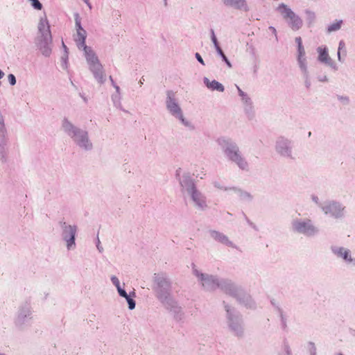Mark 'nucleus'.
I'll list each match as a JSON object with an SVG mask.
<instances>
[{
	"instance_id": "obj_1",
	"label": "nucleus",
	"mask_w": 355,
	"mask_h": 355,
	"mask_svg": "<svg viewBox=\"0 0 355 355\" xmlns=\"http://www.w3.org/2000/svg\"><path fill=\"white\" fill-rule=\"evenodd\" d=\"M175 177L180 184L184 198L196 208L205 209L207 207L206 198L196 189L189 173L182 168H178L175 171Z\"/></svg>"
},
{
	"instance_id": "obj_2",
	"label": "nucleus",
	"mask_w": 355,
	"mask_h": 355,
	"mask_svg": "<svg viewBox=\"0 0 355 355\" xmlns=\"http://www.w3.org/2000/svg\"><path fill=\"white\" fill-rule=\"evenodd\" d=\"M193 273L202 286L207 291L214 290L218 287H220L221 289L230 295L235 294L237 291L236 286L230 281L225 280L219 282L215 277L203 273L197 268L193 269Z\"/></svg>"
},
{
	"instance_id": "obj_3",
	"label": "nucleus",
	"mask_w": 355,
	"mask_h": 355,
	"mask_svg": "<svg viewBox=\"0 0 355 355\" xmlns=\"http://www.w3.org/2000/svg\"><path fill=\"white\" fill-rule=\"evenodd\" d=\"M216 142L226 157L236 163L242 169H245L248 167L247 162L243 157L239 147L234 141L228 137H220L217 139Z\"/></svg>"
},
{
	"instance_id": "obj_4",
	"label": "nucleus",
	"mask_w": 355,
	"mask_h": 355,
	"mask_svg": "<svg viewBox=\"0 0 355 355\" xmlns=\"http://www.w3.org/2000/svg\"><path fill=\"white\" fill-rule=\"evenodd\" d=\"M166 107L168 113L178 120L183 126L189 130H194L193 123L184 116L183 110L175 98V94L172 91H168L166 93Z\"/></svg>"
},
{
	"instance_id": "obj_5",
	"label": "nucleus",
	"mask_w": 355,
	"mask_h": 355,
	"mask_svg": "<svg viewBox=\"0 0 355 355\" xmlns=\"http://www.w3.org/2000/svg\"><path fill=\"white\" fill-rule=\"evenodd\" d=\"M291 228L293 232L307 236H314L318 232L313 221L308 218H293L291 223Z\"/></svg>"
},
{
	"instance_id": "obj_6",
	"label": "nucleus",
	"mask_w": 355,
	"mask_h": 355,
	"mask_svg": "<svg viewBox=\"0 0 355 355\" xmlns=\"http://www.w3.org/2000/svg\"><path fill=\"white\" fill-rule=\"evenodd\" d=\"M276 10L281 15L293 31H298L302 27L303 21L292 9L284 3H280Z\"/></svg>"
},
{
	"instance_id": "obj_7",
	"label": "nucleus",
	"mask_w": 355,
	"mask_h": 355,
	"mask_svg": "<svg viewBox=\"0 0 355 355\" xmlns=\"http://www.w3.org/2000/svg\"><path fill=\"white\" fill-rule=\"evenodd\" d=\"M331 250L338 259L341 260L346 265L355 266V258L350 249L341 245H334L331 248Z\"/></svg>"
},
{
	"instance_id": "obj_8",
	"label": "nucleus",
	"mask_w": 355,
	"mask_h": 355,
	"mask_svg": "<svg viewBox=\"0 0 355 355\" xmlns=\"http://www.w3.org/2000/svg\"><path fill=\"white\" fill-rule=\"evenodd\" d=\"M321 207L325 214H329L335 218H341L345 214V207L335 201L326 202Z\"/></svg>"
},
{
	"instance_id": "obj_9",
	"label": "nucleus",
	"mask_w": 355,
	"mask_h": 355,
	"mask_svg": "<svg viewBox=\"0 0 355 355\" xmlns=\"http://www.w3.org/2000/svg\"><path fill=\"white\" fill-rule=\"evenodd\" d=\"M276 152L284 157H293V147L291 141L284 137H279L275 142Z\"/></svg>"
},
{
	"instance_id": "obj_10",
	"label": "nucleus",
	"mask_w": 355,
	"mask_h": 355,
	"mask_svg": "<svg viewBox=\"0 0 355 355\" xmlns=\"http://www.w3.org/2000/svg\"><path fill=\"white\" fill-rule=\"evenodd\" d=\"M32 309L29 305L20 306L15 318V325L21 328L27 324L32 318Z\"/></svg>"
},
{
	"instance_id": "obj_11",
	"label": "nucleus",
	"mask_w": 355,
	"mask_h": 355,
	"mask_svg": "<svg viewBox=\"0 0 355 355\" xmlns=\"http://www.w3.org/2000/svg\"><path fill=\"white\" fill-rule=\"evenodd\" d=\"M71 139L75 143V144L82 150H90L93 148V144L89 138L88 132L85 130L82 129Z\"/></svg>"
},
{
	"instance_id": "obj_12",
	"label": "nucleus",
	"mask_w": 355,
	"mask_h": 355,
	"mask_svg": "<svg viewBox=\"0 0 355 355\" xmlns=\"http://www.w3.org/2000/svg\"><path fill=\"white\" fill-rule=\"evenodd\" d=\"M75 26L76 33L74 35V40L78 49L87 46L85 44V40L87 37V33L85 29L81 26V21L79 15L76 14L75 15Z\"/></svg>"
},
{
	"instance_id": "obj_13",
	"label": "nucleus",
	"mask_w": 355,
	"mask_h": 355,
	"mask_svg": "<svg viewBox=\"0 0 355 355\" xmlns=\"http://www.w3.org/2000/svg\"><path fill=\"white\" fill-rule=\"evenodd\" d=\"M52 37H36L35 45L42 55L49 57L52 52Z\"/></svg>"
},
{
	"instance_id": "obj_14",
	"label": "nucleus",
	"mask_w": 355,
	"mask_h": 355,
	"mask_svg": "<svg viewBox=\"0 0 355 355\" xmlns=\"http://www.w3.org/2000/svg\"><path fill=\"white\" fill-rule=\"evenodd\" d=\"M318 60L321 63L329 67L334 71L338 70V66L329 55V50L326 46H320L317 48Z\"/></svg>"
},
{
	"instance_id": "obj_15",
	"label": "nucleus",
	"mask_w": 355,
	"mask_h": 355,
	"mask_svg": "<svg viewBox=\"0 0 355 355\" xmlns=\"http://www.w3.org/2000/svg\"><path fill=\"white\" fill-rule=\"evenodd\" d=\"M37 30L36 37H52L49 21L46 13L40 16L37 24Z\"/></svg>"
},
{
	"instance_id": "obj_16",
	"label": "nucleus",
	"mask_w": 355,
	"mask_h": 355,
	"mask_svg": "<svg viewBox=\"0 0 355 355\" xmlns=\"http://www.w3.org/2000/svg\"><path fill=\"white\" fill-rule=\"evenodd\" d=\"M89 71L92 73L94 78L100 83L105 81V71L99 59L91 60L87 64Z\"/></svg>"
},
{
	"instance_id": "obj_17",
	"label": "nucleus",
	"mask_w": 355,
	"mask_h": 355,
	"mask_svg": "<svg viewBox=\"0 0 355 355\" xmlns=\"http://www.w3.org/2000/svg\"><path fill=\"white\" fill-rule=\"evenodd\" d=\"M222 3L225 7L247 12L250 10V7L247 0H221Z\"/></svg>"
},
{
	"instance_id": "obj_18",
	"label": "nucleus",
	"mask_w": 355,
	"mask_h": 355,
	"mask_svg": "<svg viewBox=\"0 0 355 355\" xmlns=\"http://www.w3.org/2000/svg\"><path fill=\"white\" fill-rule=\"evenodd\" d=\"M61 130L73 139L82 129L76 126L69 119L64 118L61 122Z\"/></svg>"
},
{
	"instance_id": "obj_19",
	"label": "nucleus",
	"mask_w": 355,
	"mask_h": 355,
	"mask_svg": "<svg viewBox=\"0 0 355 355\" xmlns=\"http://www.w3.org/2000/svg\"><path fill=\"white\" fill-rule=\"evenodd\" d=\"M297 60L304 76H308V66L304 47L297 48Z\"/></svg>"
},
{
	"instance_id": "obj_20",
	"label": "nucleus",
	"mask_w": 355,
	"mask_h": 355,
	"mask_svg": "<svg viewBox=\"0 0 355 355\" xmlns=\"http://www.w3.org/2000/svg\"><path fill=\"white\" fill-rule=\"evenodd\" d=\"M62 227V238L76 237L78 226L75 224H70L66 222H60Z\"/></svg>"
},
{
	"instance_id": "obj_21",
	"label": "nucleus",
	"mask_w": 355,
	"mask_h": 355,
	"mask_svg": "<svg viewBox=\"0 0 355 355\" xmlns=\"http://www.w3.org/2000/svg\"><path fill=\"white\" fill-rule=\"evenodd\" d=\"M214 186L220 189L225 190L227 194L232 196L236 198H244L245 197H249L250 196L241 189L236 187H220L217 182H214Z\"/></svg>"
},
{
	"instance_id": "obj_22",
	"label": "nucleus",
	"mask_w": 355,
	"mask_h": 355,
	"mask_svg": "<svg viewBox=\"0 0 355 355\" xmlns=\"http://www.w3.org/2000/svg\"><path fill=\"white\" fill-rule=\"evenodd\" d=\"M203 83L207 89L211 91L223 92L225 90L224 86L216 80H209L208 78L205 77L203 78Z\"/></svg>"
},
{
	"instance_id": "obj_23",
	"label": "nucleus",
	"mask_w": 355,
	"mask_h": 355,
	"mask_svg": "<svg viewBox=\"0 0 355 355\" xmlns=\"http://www.w3.org/2000/svg\"><path fill=\"white\" fill-rule=\"evenodd\" d=\"M119 295L121 297H123L125 299L128 304V309L130 310H133L135 308L136 303L135 301V293L131 292L129 294L126 293L125 290H123V293H119Z\"/></svg>"
},
{
	"instance_id": "obj_24",
	"label": "nucleus",
	"mask_w": 355,
	"mask_h": 355,
	"mask_svg": "<svg viewBox=\"0 0 355 355\" xmlns=\"http://www.w3.org/2000/svg\"><path fill=\"white\" fill-rule=\"evenodd\" d=\"M83 51V55L86 60L87 64L90 62L91 60L98 59V56L94 49L90 46H85L80 49Z\"/></svg>"
},
{
	"instance_id": "obj_25",
	"label": "nucleus",
	"mask_w": 355,
	"mask_h": 355,
	"mask_svg": "<svg viewBox=\"0 0 355 355\" xmlns=\"http://www.w3.org/2000/svg\"><path fill=\"white\" fill-rule=\"evenodd\" d=\"M83 51V55L86 60L87 64L90 62L91 60L98 59V56L94 49L90 46H85L80 49Z\"/></svg>"
},
{
	"instance_id": "obj_26",
	"label": "nucleus",
	"mask_w": 355,
	"mask_h": 355,
	"mask_svg": "<svg viewBox=\"0 0 355 355\" xmlns=\"http://www.w3.org/2000/svg\"><path fill=\"white\" fill-rule=\"evenodd\" d=\"M343 24V19H336L328 25L327 31L329 33L338 31L342 28Z\"/></svg>"
},
{
	"instance_id": "obj_27",
	"label": "nucleus",
	"mask_w": 355,
	"mask_h": 355,
	"mask_svg": "<svg viewBox=\"0 0 355 355\" xmlns=\"http://www.w3.org/2000/svg\"><path fill=\"white\" fill-rule=\"evenodd\" d=\"M110 281L112 284L115 286L118 294L120 293H123L124 289V284H121L119 279L116 275H112L110 277Z\"/></svg>"
},
{
	"instance_id": "obj_28",
	"label": "nucleus",
	"mask_w": 355,
	"mask_h": 355,
	"mask_svg": "<svg viewBox=\"0 0 355 355\" xmlns=\"http://www.w3.org/2000/svg\"><path fill=\"white\" fill-rule=\"evenodd\" d=\"M62 239L67 251H73L76 248V237L63 238Z\"/></svg>"
},
{
	"instance_id": "obj_29",
	"label": "nucleus",
	"mask_w": 355,
	"mask_h": 355,
	"mask_svg": "<svg viewBox=\"0 0 355 355\" xmlns=\"http://www.w3.org/2000/svg\"><path fill=\"white\" fill-rule=\"evenodd\" d=\"M114 87L116 89V92L112 94V100L114 103V105L117 108H120L121 107V94H120V91H119V87L117 86V85H114Z\"/></svg>"
},
{
	"instance_id": "obj_30",
	"label": "nucleus",
	"mask_w": 355,
	"mask_h": 355,
	"mask_svg": "<svg viewBox=\"0 0 355 355\" xmlns=\"http://www.w3.org/2000/svg\"><path fill=\"white\" fill-rule=\"evenodd\" d=\"M341 53H343L344 55H346V46L345 43L343 40H340L339 42L337 52L338 60L340 62H343L344 58L341 56Z\"/></svg>"
},
{
	"instance_id": "obj_31",
	"label": "nucleus",
	"mask_w": 355,
	"mask_h": 355,
	"mask_svg": "<svg viewBox=\"0 0 355 355\" xmlns=\"http://www.w3.org/2000/svg\"><path fill=\"white\" fill-rule=\"evenodd\" d=\"M211 236L214 239H216L223 243H225L227 245L231 244V242L228 240V239L225 235H223V234H221L218 232H213L211 233Z\"/></svg>"
},
{
	"instance_id": "obj_32",
	"label": "nucleus",
	"mask_w": 355,
	"mask_h": 355,
	"mask_svg": "<svg viewBox=\"0 0 355 355\" xmlns=\"http://www.w3.org/2000/svg\"><path fill=\"white\" fill-rule=\"evenodd\" d=\"M236 88H237L239 95L241 97L242 102L246 105H250L251 100L248 97V96L243 91H242L239 87L236 86Z\"/></svg>"
},
{
	"instance_id": "obj_33",
	"label": "nucleus",
	"mask_w": 355,
	"mask_h": 355,
	"mask_svg": "<svg viewBox=\"0 0 355 355\" xmlns=\"http://www.w3.org/2000/svg\"><path fill=\"white\" fill-rule=\"evenodd\" d=\"M337 100L343 105H347L350 103V98L347 95H338L337 96Z\"/></svg>"
},
{
	"instance_id": "obj_34",
	"label": "nucleus",
	"mask_w": 355,
	"mask_h": 355,
	"mask_svg": "<svg viewBox=\"0 0 355 355\" xmlns=\"http://www.w3.org/2000/svg\"><path fill=\"white\" fill-rule=\"evenodd\" d=\"M306 18L309 24H312L315 19V14L314 12L307 10L305 11Z\"/></svg>"
},
{
	"instance_id": "obj_35",
	"label": "nucleus",
	"mask_w": 355,
	"mask_h": 355,
	"mask_svg": "<svg viewBox=\"0 0 355 355\" xmlns=\"http://www.w3.org/2000/svg\"><path fill=\"white\" fill-rule=\"evenodd\" d=\"M68 55L67 52L61 57L60 59V66L63 70H67L68 69Z\"/></svg>"
},
{
	"instance_id": "obj_36",
	"label": "nucleus",
	"mask_w": 355,
	"mask_h": 355,
	"mask_svg": "<svg viewBox=\"0 0 355 355\" xmlns=\"http://www.w3.org/2000/svg\"><path fill=\"white\" fill-rule=\"evenodd\" d=\"M31 3V6L37 10H41L43 8L42 4L39 0H28Z\"/></svg>"
},
{
	"instance_id": "obj_37",
	"label": "nucleus",
	"mask_w": 355,
	"mask_h": 355,
	"mask_svg": "<svg viewBox=\"0 0 355 355\" xmlns=\"http://www.w3.org/2000/svg\"><path fill=\"white\" fill-rule=\"evenodd\" d=\"M8 80L11 85H15L16 84V78L13 74H9L8 76Z\"/></svg>"
},
{
	"instance_id": "obj_38",
	"label": "nucleus",
	"mask_w": 355,
	"mask_h": 355,
	"mask_svg": "<svg viewBox=\"0 0 355 355\" xmlns=\"http://www.w3.org/2000/svg\"><path fill=\"white\" fill-rule=\"evenodd\" d=\"M211 41L214 44V46L215 48H216V46H218V41H217V39L215 36V34L212 31V34H211Z\"/></svg>"
},
{
	"instance_id": "obj_39",
	"label": "nucleus",
	"mask_w": 355,
	"mask_h": 355,
	"mask_svg": "<svg viewBox=\"0 0 355 355\" xmlns=\"http://www.w3.org/2000/svg\"><path fill=\"white\" fill-rule=\"evenodd\" d=\"M295 42L297 44V48L303 47L304 46L303 44H302V38L300 37H295Z\"/></svg>"
},
{
	"instance_id": "obj_40",
	"label": "nucleus",
	"mask_w": 355,
	"mask_h": 355,
	"mask_svg": "<svg viewBox=\"0 0 355 355\" xmlns=\"http://www.w3.org/2000/svg\"><path fill=\"white\" fill-rule=\"evenodd\" d=\"M195 56L199 62H200L202 64L205 65L204 60L202 58L201 55L198 53H196Z\"/></svg>"
},
{
	"instance_id": "obj_41",
	"label": "nucleus",
	"mask_w": 355,
	"mask_h": 355,
	"mask_svg": "<svg viewBox=\"0 0 355 355\" xmlns=\"http://www.w3.org/2000/svg\"><path fill=\"white\" fill-rule=\"evenodd\" d=\"M197 178L203 179L205 176L206 173L204 171H201L200 173H196L194 174Z\"/></svg>"
},
{
	"instance_id": "obj_42",
	"label": "nucleus",
	"mask_w": 355,
	"mask_h": 355,
	"mask_svg": "<svg viewBox=\"0 0 355 355\" xmlns=\"http://www.w3.org/2000/svg\"><path fill=\"white\" fill-rule=\"evenodd\" d=\"M215 49L219 55L221 56L223 54H224L222 49H220V47L219 46H216V48H215Z\"/></svg>"
},
{
	"instance_id": "obj_43",
	"label": "nucleus",
	"mask_w": 355,
	"mask_h": 355,
	"mask_svg": "<svg viewBox=\"0 0 355 355\" xmlns=\"http://www.w3.org/2000/svg\"><path fill=\"white\" fill-rule=\"evenodd\" d=\"M269 30L272 32V34H274L275 35V37H277V31L276 29L273 27V26H270L269 27Z\"/></svg>"
},
{
	"instance_id": "obj_44",
	"label": "nucleus",
	"mask_w": 355,
	"mask_h": 355,
	"mask_svg": "<svg viewBox=\"0 0 355 355\" xmlns=\"http://www.w3.org/2000/svg\"><path fill=\"white\" fill-rule=\"evenodd\" d=\"M225 63L227 64V67L229 68H231L232 67V64L230 63V62L228 60V59L227 60V61H225Z\"/></svg>"
},
{
	"instance_id": "obj_45",
	"label": "nucleus",
	"mask_w": 355,
	"mask_h": 355,
	"mask_svg": "<svg viewBox=\"0 0 355 355\" xmlns=\"http://www.w3.org/2000/svg\"><path fill=\"white\" fill-rule=\"evenodd\" d=\"M312 199L313 201H315L316 203H318V198L316 196H313Z\"/></svg>"
},
{
	"instance_id": "obj_46",
	"label": "nucleus",
	"mask_w": 355,
	"mask_h": 355,
	"mask_svg": "<svg viewBox=\"0 0 355 355\" xmlns=\"http://www.w3.org/2000/svg\"><path fill=\"white\" fill-rule=\"evenodd\" d=\"M221 58H222L223 60H224V61H227V57L225 56V54H223L221 55Z\"/></svg>"
},
{
	"instance_id": "obj_47",
	"label": "nucleus",
	"mask_w": 355,
	"mask_h": 355,
	"mask_svg": "<svg viewBox=\"0 0 355 355\" xmlns=\"http://www.w3.org/2000/svg\"><path fill=\"white\" fill-rule=\"evenodd\" d=\"M3 76L4 73L1 70H0V80L3 77Z\"/></svg>"
},
{
	"instance_id": "obj_48",
	"label": "nucleus",
	"mask_w": 355,
	"mask_h": 355,
	"mask_svg": "<svg viewBox=\"0 0 355 355\" xmlns=\"http://www.w3.org/2000/svg\"><path fill=\"white\" fill-rule=\"evenodd\" d=\"M230 326H231V327H232V329H234V330H237V328H236V327H234V326L233 325V324H232V323H231V324H230Z\"/></svg>"
},
{
	"instance_id": "obj_49",
	"label": "nucleus",
	"mask_w": 355,
	"mask_h": 355,
	"mask_svg": "<svg viewBox=\"0 0 355 355\" xmlns=\"http://www.w3.org/2000/svg\"><path fill=\"white\" fill-rule=\"evenodd\" d=\"M83 1H84L85 3H88L89 0H83Z\"/></svg>"
},
{
	"instance_id": "obj_50",
	"label": "nucleus",
	"mask_w": 355,
	"mask_h": 355,
	"mask_svg": "<svg viewBox=\"0 0 355 355\" xmlns=\"http://www.w3.org/2000/svg\"><path fill=\"white\" fill-rule=\"evenodd\" d=\"M335 355H343V354H341V353H337V354H336Z\"/></svg>"
},
{
	"instance_id": "obj_51",
	"label": "nucleus",
	"mask_w": 355,
	"mask_h": 355,
	"mask_svg": "<svg viewBox=\"0 0 355 355\" xmlns=\"http://www.w3.org/2000/svg\"><path fill=\"white\" fill-rule=\"evenodd\" d=\"M311 345H312V347H313V348H315L314 345H313V344H311ZM314 350H315V349H314Z\"/></svg>"
},
{
	"instance_id": "obj_52",
	"label": "nucleus",
	"mask_w": 355,
	"mask_h": 355,
	"mask_svg": "<svg viewBox=\"0 0 355 355\" xmlns=\"http://www.w3.org/2000/svg\"><path fill=\"white\" fill-rule=\"evenodd\" d=\"M164 3L166 4L167 0H164Z\"/></svg>"
}]
</instances>
